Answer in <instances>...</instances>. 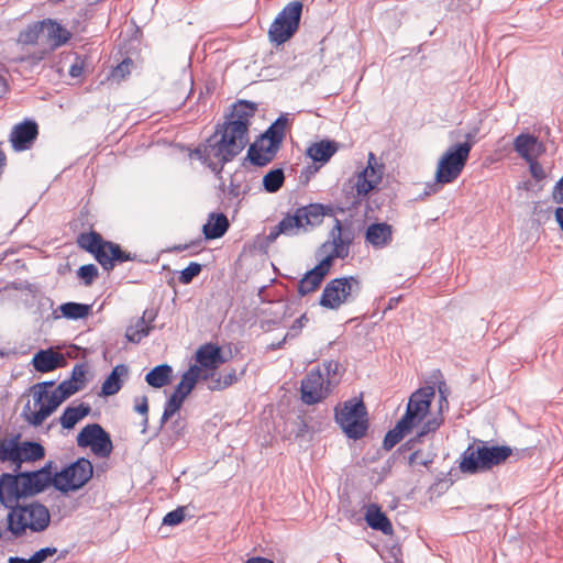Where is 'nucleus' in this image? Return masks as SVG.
<instances>
[{
    "label": "nucleus",
    "mask_w": 563,
    "mask_h": 563,
    "mask_svg": "<svg viewBox=\"0 0 563 563\" xmlns=\"http://www.w3.org/2000/svg\"><path fill=\"white\" fill-rule=\"evenodd\" d=\"M47 37L52 42L53 47H59L71 38V33L62 24L51 19L44 20Z\"/></svg>",
    "instance_id": "c9c22d12"
},
{
    "label": "nucleus",
    "mask_w": 563,
    "mask_h": 563,
    "mask_svg": "<svg viewBox=\"0 0 563 563\" xmlns=\"http://www.w3.org/2000/svg\"><path fill=\"white\" fill-rule=\"evenodd\" d=\"M92 473L91 462L81 457L63 471L55 473V488L62 493L79 489L92 477Z\"/></svg>",
    "instance_id": "9d476101"
},
{
    "label": "nucleus",
    "mask_w": 563,
    "mask_h": 563,
    "mask_svg": "<svg viewBox=\"0 0 563 563\" xmlns=\"http://www.w3.org/2000/svg\"><path fill=\"white\" fill-rule=\"evenodd\" d=\"M264 139H267L268 141H272V143L276 144L277 146H282L284 137L276 132V130L272 129L271 126L267 129V131L262 134Z\"/></svg>",
    "instance_id": "bf43d9fd"
},
{
    "label": "nucleus",
    "mask_w": 563,
    "mask_h": 563,
    "mask_svg": "<svg viewBox=\"0 0 563 563\" xmlns=\"http://www.w3.org/2000/svg\"><path fill=\"white\" fill-rule=\"evenodd\" d=\"M206 385H207V388L211 391L224 389V387L222 386L223 385L222 373H220L218 371V375H212V378H209V380L207 382Z\"/></svg>",
    "instance_id": "13d9d810"
},
{
    "label": "nucleus",
    "mask_w": 563,
    "mask_h": 563,
    "mask_svg": "<svg viewBox=\"0 0 563 563\" xmlns=\"http://www.w3.org/2000/svg\"><path fill=\"white\" fill-rule=\"evenodd\" d=\"M240 126V124L234 128L225 123L218 124L214 133L207 139L206 143L195 148L178 144V152L190 162L198 161L219 174L224 164L238 156L249 142V137L243 135V130Z\"/></svg>",
    "instance_id": "f257e3e1"
},
{
    "label": "nucleus",
    "mask_w": 563,
    "mask_h": 563,
    "mask_svg": "<svg viewBox=\"0 0 563 563\" xmlns=\"http://www.w3.org/2000/svg\"><path fill=\"white\" fill-rule=\"evenodd\" d=\"M184 115H185V119H184L185 123L195 122L200 115L199 107H197V106L190 107L188 109V111L184 112Z\"/></svg>",
    "instance_id": "052dcab7"
},
{
    "label": "nucleus",
    "mask_w": 563,
    "mask_h": 563,
    "mask_svg": "<svg viewBox=\"0 0 563 563\" xmlns=\"http://www.w3.org/2000/svg\"><path fill=\"white\" fill-rule=\"evenodd\" d=\"M553 198L558 203H563V177L554 186Z\"/></svg>",
    "instance_id": "0e129e2a"
},
{
    "label": "nucleus",
    "mask_w": 563,
    "mask_h": 563,
    "mask_svg": "<svg viewBox=\"0 0 563 563\" xmlns=\"http://www.w3.org/2000/svg\"><path fill=\"white\" fill-rule=\"evenodd\" d=\"M443 417L440 415L428 418L424 422L422 421L420 429L417 434L407 442L409 450H413L417 443H422L424 438L430 433H434L443 423Z\"/></svg>",
    "instance_id": "72a5a7b5"
},
{
    "label": "nucleus",
    "mask_w": 563,
    "mask_h": 563,
    "mask_svg": "<svg viewBox=\"0 0 563 563\" xmlns=\"http://www.w3.org/2000/svg\"><path fill=\"white\" fill-rule=\"evenodd\" d=\"M509 446H487L482 445L476 449L468 446L462 454L460 470L462 473L475 474L490 470L492 467L504 463L510 455Z\"/></svg>",
    "instance_id": "423d86ee"
},
{
    "label": "nucleus",
    "mask_w": 563,
    "mask_h": 563,
    "mask_svg": "<svg viewBox=\"0 0 563 563\" xmlns=\"http://www.w3.org/2000/svg\"><path fill=\"white\" fill-rule=\"evenodd\" d=\"M7 523L8 531L15 538L23 537L27 530L40 533L49 527L51 512L38 501L21 504L8 512Z\"/></svg>",
    "instance_id": "7ed1b4c3"
},
{
    "label": "nucleus",
    "mask_w": 563,
    "mask_h": 563,
    "mask_svg": "<svg viewBox=\"0 0 563 563\" xmlns=\"http://www.w3.org/2000/svg\"><path fill=\"white\" fill-rule=\"evenodd\" d=\"M279 148L272 141L261 136L249 147L247 157L253 165L266 166L276 157Z\"/></svg>",
    "instance_id": "6ab92c4d"
},
{
    "label": "nucleus",
    "mask_w": 563,
    "mask_h": 563,
    "mask_svg": "<svg viewBox=\"0 0 563 563\" xmlns=\"http://www.w3.org/2000/svg\"><path fill=\"white\" fill-rule=\"evenodd\" d=\"M324 372L325 379H332L333 376L338 374L339 371V363L336 361H325L322 364Z\"/></svg>",
    "instance_id": "4d7b16f0"
},
{
    "label": "nucleus",
    "mask_w": 563,
    "mask_h": 563,
    "mask_svg": "<svg viewBox=\"0 0 563 563\" xmlns=\"http://www.w3.org/2000/svg\"><path fill=\"white\" fill-rule=\"evenodd\" d=\"M333 380L325 379L320 368L311 369L301 380V400L307 405L322 401L332 390Z\"/></svg>",
    "instance_id": "ddd939ff"
},
{
    "label": "nucleus",
    "mask_w": 563,
    "mask_h": 563,
    "mask_svg": "<svg viewBox=\"0 0 563 563\" xmlns=\"http://www.w3.org/2000/svg\"><path fill=\"white\" fill-rule=\"evenodd\" d=\"M331 211L330 207L321 203H310L297 208L294 213H286L283 219L269 230L266 235L268 243L275 242L278 236H297L322 223L324 216Z\"/></svg>",
    "instance_id": "f03ea898"
},
{
    "label": "nucleus",
    "mask_w": 563,
    "mask_h": 563,
    "mask_svg": "<svg viewBox=\"0 0 563 563\" xmlns=\"http://www.w3.org/2000/svg\"><path fill=\"white\" fill-rule=\"evenodd\" d=\"M360 289V282L356 277L334 278L325 285L319 303L328 309H338L352 301L358 295Z\"/></svg>",
    "instance_id": "1a4fd4ad"
},
{
    "label": "nucleus",
    "mask_w": 563,
    "mask_h": 563,
    "mask_svg": "<svg viewBox=\"0 0 563 563\" xmlns=\"http://www.w3.org/2000/svg\"><path fill=\"white\" fill-rule=\"evenodd\" d=\"M202 269V265L197 262H191L187 267L179 271L178 280L183 284H189L195 277H197Z\"/></svg>",
    "instance_id": "c03bdc74"
},
{
    "label": "nucleus",
    "mask_w": 563,
    "mask_h": 563,
    "mask_svg": "<svg viewBox=\"0 0 563 563\" xmlns=\"http://www.w3.org/2000/svg\"><path fill=\"white\" fill-rule=\"evenodd\" d=\"M55 385L53 380H46L42 383H37L31 387V394L33 396V400H40L44 393H51L48 389Z\"/></svg>",
    "instance_id": "09e8293b"
},
{
    "label": "nucleus",
    "mask_w": 563,
    "mask_h": 563,
    "mask_svg": "<svg viewBox=\"0 0 563 563\" xmlns=\"http://www.w3.org/2000/svg\"><path fill=\"white\" fill-rule=\"evenodd\" d=\"M27 498L26 492H23L21 472L16 474L2 473L0 475V504L11 511L20 506L21 499Z\"/></svg>",
    "instance_id": "2eb2a0df"
},
{
    "label": "nucleus",
    "mask_w": 563,
    "mask_h": 563,
    "mask_svg": "<svg viewBox=\"0 0 563 563\" xmlns=\"http://www.w3.org/2000/svg\"><path fill=\"white\" fill-rule=\"evenodd\" d=\"M38 124L35 120L25 119L12 126L9 142L16 153L29 151L38 137Z\"/></svg>",
    "instance_id": "dca6fc26"
},
{
    "label": "nucleus",
    "mask_w": 563,
    "mask_h": 563,
    "mask_svg": "<svg viewBox=\"0 0 563 563\" xmlns=\"http://www.w3.org/2000/svg\"><path fill=\"white\" fill-rule=\"evenodd\" d=\"M413 429L409 427L401 419L396 423L395 428L389 430L384 439L383 445L386 450L393 449L397 443L401 441V439L411 432Z\"/></svg>",
    "instance_id": "ea45409f"
},
{
    "label": "nucleus",
    "mask_w": 563,
    "mask_h": 563,
    "mask_svg": "<svg viewBox=\"0 0 563 563\" xmlns=\"http://www.w3.org/2000/svg\"><path fill=\"white\" fill-rule=\"evenodd\" d=\"M284 181H285L284 170L282 168L272 169L263 177L264 190L269 194H274L282 188V186L284 185Z\"/></svg>",
    "instance_id": "79ce46f5"
},
{
    "label": "nucleus",
    "mask_w": 563,
    "mask_h": 563,
    "mask_svg": "<svg viewBox=\"0 0 563 563\" xmlns=\"http://www.w3.org/2000/svg\"><path fill=\"white\" fill-rule=\"evenodd\" d=\"M360 174L367 180H371L374 187L380 183L383 177V166L377 164L376 157L373 153H369L367 166Z\"/></svg>",
    "instance_id": "37998d69"
},
{
    "label": "nucleus",
    "mask_w": 563,
    "mask_h": 563,
    "mask_svg": "<svg viewBox=\"0 0 563 563\" xmlns=\"http://www.w3.org/2000/svg\"><path fill=\"white\" fill-rule=\"evenodd\" d=\"M57 552V549L54 547H46L38 551H36L32 556L35 563H43L48 556L54 555Z\"/></svg>",
    "instance_id": "6e6d98bb"
},
{
    "label": "nucleus",
    "mask_w": 563,
    "mask_h": 563,
    "mask_svg": "<svg viewBox=\"0 0 563 563\" xmlns=\"http://www.w3.org/2000/svg\"><path fill=\"white\" fill-rule=\"evenodd\" d=\"M338 151V144L333 141H321L309 146L307 154L314 162L325 163Z\"/></svg>",
    "instance_id": "f704fd0d"
},
{
    "label": "nucleus",
    "mask_w": 563,
    "mask_h": 563,
    "mask_svg": "<svg viewBox=\"0 0 563 563\" xmlns=\"http://www.w3.org/2000/svg\"><path fill=\"white\" fill-rule=\"evenodd\" d=\"M19 459H16L15 471H18L23 462H34L44 457V446L37 442L18 440Z\"/></svg>",
    "instance_id": "c85d7f7f"
},
{
    "label": "nucleus",
    "mask_w": 563,
    "mask_h": 563,
    "mask_svg": "<svg viewBox=\"0 0 563 563\" xmlns=\"http://www.w3.org/2000/svg\"><path fill=\"white\" fill-rule=\"evenodd\" d=\"M255 110L256 107L254 103L249 101H239L233 106L231 113L225 117V121L223 123L231 128L240 124V128L243 130V135L249 137L247 131L250 119L254 115Z\"/></svg>",
    "instance_id": "412c9836"
},
{
    "label": "nucleus",
    "mask_w": 563,
    "mask_h": 563,
    "mask_svg": "<svg viewBox=\"0 0 563 563\" xmlns=\"http://www.w3.org/2000/svg\"><path fill=\"white\" fill-rule=\"evenodd\" d=\"M172 373V366L167 364H162L151 369L146 374L145 380L150 386L154 388H161L168 384Z\"/></svg>",
    "instance_id": "e433bc0d"
},
{
    "label": "nucleus",
    "mask_w": 563,
    "mask_h": 563,
    "mask_svg": "<svg viewBox=\"0 0 563 563\" xmlns=\"http://www.w3.org/2000/svg\"><path fill=\"white\" fill-rule=\"evenodd\" d=\"M133 66V62L130 58L123 59L113 70L112 77L118 79H124L130 73Z\"/></svg>",
    "instance_id": "de8ad7c7"
},
{
    "label": "nucleus",
    "mask_w": 563,
    "mask_h": 563,
    "mask_svg": "<svg viewBox=\"0 0 563 563\" xmlns=\"http://www.w3.org/2000/svg\"><path fill=\"white\" fill-rule=\"evenodd\" d=\"M212 375H218L216 367H202L192 365L186 373H184L181 380L178 383V410L181 407L184 399L199 383H206Z\"/></svg>",
    "instance_id": "a211bd4d"
},
{
    "label": "nucleus",
    "mask_w": 563,
    "mask_h": 563,
    "mask_svg": "<svg viewBox=\"0 0 563 563\" xmlns=\"http://www.w3.org/2000/svg\"><path fill=\"white\" fill-rule=\"evenodd\" d=\"M434 387L426 386L417 389L409 397L406 412L401 417L412 429L420 426L430 411L431 401L434 398Z\"/></svg>",
    "instance_id": "f8f14e48"
},
{
    "label": "nucleus",
    "mask_w": 563,
    "mask_h": 563,
    "mask_svg": "<svg viewBox=\"0 0 563 563\" xmlns=\"http://www.w3.org/2000/svg\"><path fill=\"white\" fill-rule=\"evenodd\" d=\"M82 65L75 63L69 68V75L74 78L79 77L82 74Z\"/></svg>",
    "instance_id": "338daca9"
},
{
    "label": "nucleus",
    "mask_w": 563,
    "mask_h": 563,
    "mask_svg": "<svg viewBox=\"0 0 563 563\" xmlns=\"http://www.w3.org/2000/svg\"><path fill=\"white\" fill-rule=\"evenodd\" d=\"M229 220L223 213H210L202 231L208 240L219 239L229 229Z\"/></svg>",
    "instance_id": "2f4dec72"
},
{
    "label": "nucleus",
    "mask_w": 563,
    "mask_h": 563,
    "mask_svg": "<svg viewBox=\"0 0 563 563\" xmlns=\"http://www.w3.org/2000/svg\"><path fill=\"white\" fill-rule=\"evenodd\" d=\"M51 405V393H44L40 400H34L35 409L31 408L30 401L23 407L22 417L31 426H41L49 416H41V412L46 410Z\"/></svg>",
    "instance_id": "cd10ccee"
},
{
    "label": "nucleus",
    "mask_w": 563,
    "mask_h": 563,
    "mask_svg": "<svg viewBox=\"0 0 563 563\" xmlns=\"http://www.w3.org/2000/svg\"><path fill=\"white\" fill-rule=\"evenodd\" d=\"M222 380H223V387L224 389L231 385H233L234 383L238 382V376H236V372L235 369H231L230 372L228 373H223L222 374Z\"/></svg>",
    "instance_id": "680f3d73"
},
{
    "label": "nucleus",
    "mask_w": 563,
    "mask_h": 563,
    "mask_svg": "<svg viewBox=\"0 0 563 563\" xmlns=\"http://www.w3.org/2000/svg\"><path fill=\"white\" fill-rule=\"evenodd\" d=\"M77 244L92 254L102 268L108 272L113 269L115 262L123 263L132 260L131 254L122 251L119 244L104 241L96 231L79 234Z\"/></svg>",
    "instance_id": "20e7f679"
},
{
    "label": "nucleus",
    "mask_w": 563,
    "mask_h": 563,
    "mask_svg": "<svg viewBox=\"0 0 563 563\" xmlns=\"http://www.w3.org/2000/svg\"><path fill=\"white\" fill-rule=\"evenodd\" d=\"M287 125V119L284 117H279L272 125L271 128L276 130L283 137H285V130Z\"/></svg>",
    "instance_id": "e2e57ef3"
},
{
    "label": "nucleus",
    "mask_w": 563,
    "mask_h": 563,
    "mask_svg": "<svg viewBox=\"0 0 563 563\" xmlns=\"http://www.w3.org/2000/svg\"><path fill=\"white\" fill-rule=\"evenodd\" d=\"M129 374V368L124 364H118L106 378L101 386V395L112 396L119 393L123 385V378Z\"/></svg>",
    "instance_id": "c756f323"
},
{
    "label": "nucleus",
    "mask_w": 563,
    "mask_h": 563,
    "mask_svg": "<svg viewBox=\"0 0 563 563\" xmlns=\"http://www.w3.org/2000/svg\"><path fill=\"white\" fill-rule=\"evenodd\" d=\"M196 362L198 366L219 368L227 362V358L223 356L220 346L206 343L197 350Z\"/></svg>",
    "instance_id": "393cba45"
},
{
    "label": "nucleus",
    "mask_w": 563,
    "mask_h": 563,
    "mask_svg": "<svg viewBox=\"0 0 563 563\" xmlns=\"http://www.w3.org/2000/svg\"><path fill=\"white\" fill-rule=\"evenodd\" d=\"M514 150L526 162L539 158L545 146L537 136L529 133H521L514 140Z\"/></svg>",
    "instance_id": "aec40b11"
},
{
    "label": "nucleus",
    "mask_w": 563,
    "mask_h": 563,
    "mask_svg": "<svg viewBox=\"0 0 563 563\" xmlns=\"http://www.w3.org/2000/svg\"><path fill=\"white\" fill-rule=\"evenodd\" d=\"M20 435H15L12 439L0 440V462H12L16 465V459H19L18 440Z\"/></svg>",
    "instance_id": "a19ab883"
},
{
    "label": "nucleus",
    "mask_w": 563,
    "mask_h": 563,
    "mask_svg": "<svg viewBox=\"0 0 563 563\" xmlns=\"http://www.w3.org/2000/svg\"><path fill=\"white\" fill-rule=\"evenodd\" d=\"M353 234L349 228H343L339 219H334V225L330 231V240L324 242L321 251L327 253L323 260H329L331 266L334 258H345L349 255Z\"/></svg>",
    "instance_id": "4468645a"
},
{
    "label": "nucleus",
    "mask_w": 563,
    "mask_h": 563,
    "mask_svg": "<svg viewBox=\"0 0 563 563\" xmlns=\"http://www.w3.org/2000/svg\"><path fill=\"white\" fill-rule=\"evenodd\" d=\"M175 413H176V390L173 391L168 397V400L166 402V406H165V409H164V412H163V416L161 419V424L165 423Z\"/></svg>",
    "instance_id": "8fccbe9b"
},
{
    "label": "nucleus",
    "mask_w": 563,
    "mask_h": 563,
    "mask_svg": "<svg viewBox=\"0 0 563 563\" xmlns=\"http://www.w3.org/2000/svg\"><path fill=\"white\" fill-rule=\"evenodd\" d=\"M76 441L79 448H90L91 452L101 459L109 457L113 451L110 434L99 423L84 427Z\"/></svg>",
    "instance_id": "9b49d317"
},
{
    "label": "nucleus",
    "mask_w": 563,
    "mask_h": 563,
    "mask_svg": "<svg viewBox=\"0 0 563 563\" xmlns=\"http://www.w3.org/2000/svg\"><path fill=\"white\" fill-rule=\"evenodd\" d=\"M555 220L559 223L561 230L563 231V207H559L555 210Z\"/></svg>",
    "instance_id": "774afa93"
},
{
    "label": "nucleus",
    "mask_w": 563,
    "mask_h": 563,
    "mask_svg": "<svg viewBox=\"0 0 563 563\" xmlns=\"http://www.w3.org/2000/svg\"><path fill=\"white\" fill-rule=\"evenodd\" d=\"M527 163L529 164L530 174L536 180L539 181L545 178V172L542 165L538 162V158H533Z\"/></svg>",
    "instance_id": "603ef678"
},
{
    "label": "nucleus",
    "mask_w": 563,
    "mask_h": 563,
    "mask_svg": "<svg viewBox=\"0 0 563 563\" xmlns=\"http://www.w3.org/2000/svg\"><path fill=\"white\" fill-rule=\"evenodd\" d=\"M154 310L146 309L141 318H137L134 323H131L125 331V338L132 343H139L143 338L148 335L155 319Z\"/></svg>",
    "instance_id": "a878e982"
},
{
    "label": "nucleus",
    "mask_w": 563,
    "mask_h": 563,
    "mask_svg": "<svg viewBox=\"0 0 563 563\" xmlns=\"http://www.w3.org/2000/svg\"><path fill=\"white\" fill-rule=\"evenodd\" d=\"M34 368L40 373H48L66 365L65 356L52 349L38 351L32 360Z\"/></svg>",
    "instance_id": "b1692460"
},
{
    "label": "nucleus",
    "mask_w": 563,
    "mask_h": 563,
    "mask_svg": "<svg viewBox=\"0 0 563 563\" xmlns=\"http://www.w3.org/2000/svg\"><path fill=\"white\" fill-rule=\"evenodd\" d=\"M163 525L176 526V509L169 511L163 519Z\"/></svg>",
    "instance_id": "69168bd1"
},
{
    "label": "nucleus",
    "mask_w": 563,
    "mask_h": 563,
    "mask_svg": "<svg viewBox=\"0 0 563 563\" xmlns=\"http://www.w3.org/2000/svg\"><path fill=\"white\" fill-rule=\"evenodd\" d=\"M59 310L64 318L70 320H78L88 317V314L91 311V306L69 301L60 305Z\"/></svg>",
    "instance_id": "58836bf2"
},
{
    "label": "nucleus",
    "mask_w": 563,
    "mask_h": 563,
    "mask_svg": "<svg viewBox=\"0 0 563 563\" xmlns=\"http://www.w3.org/2000/svg\"><path fill=\"white\" fill-rule=\"evenodd\" d=\"M86 366L84 364H76L71 372L70 380H74L76 384L80 385V388L84 386L85 377H86Z\"/></svg>",
    "instance_id": "864d4df0"
},
{
    "label": "nucleus",
    "mask_w": 563,
    "mask_h": 563,
    "mask_svg": "<svg viewBox=\"0 0 563 563\" xmlns=\"http://www.w3.org/2000/svg\"><path fill=\"white\" fill-rule=\"evenodd\" d=\"M394 229L386 222L372 223L365 231V242L374 249L380 250L393 241Z\"/></svg>",
    "instance_id": "4be33fe9"
},
{
    "label": "nucleus",
    "mask_w": 563,
    "mask_h": 563,
    "mask_svg": "<svg viewBox=\"0 0 563 563\" xmlns=\"http://www.w3.org/2000/svg\"><path fill=\"white\" fill-rule=\"evenodd\" d=\"M301 12L302 3L299 1H292L285 5L269 26V41L277 45L287 42L299 27Z\"/></svg>",
    "instance_id": "6e6552de"
},
{
    "label": "nucleus",
    "mask_w": 563,
    "mask_h": 563,
    "mask_svg": "<svg viewBox=\"0 0 563 563\" xmlns=\"http://www.w3.org/2000/svg\"><path fill=\"white\" fill-rule=\"evenodd\" d=\"M77 275L86 286H90L98 277L99 273L96 265L87 264L79 267Z\"/></svg>",
    "instance_id": "a18cd8bd"
},
{
    "label": "nucleus",
    "mask_w": 563,
    "mask_h": 563,
    "mask_svg": "<svg viewBox=\"0 0 563 563\" xmlns=\"http://www.w3.org/2000/svg\"><path fill=\"white\" fill-rule=\"evenodd\" d=\"M330 267L329 260H321L316 267L307 272L300 279L298 284V292L301 296H306L314 291L322 283L324 276L329 273Z\"/></svg>",
    "instance_id": "5701e85b"
},
{
    "label": "nucleus",
    "mask_w": 563,
    "mask_h": 563,
    "mask_svg": "<svg viewBox=\"0 0 563 563\" xmlns=\"http://www.w3.org/2000/svg\"><path fill=\"white\" fill-rule=\"evenodd\" d=\"M334 417L347 438L358 440L366 434L367 411L361 398H352L336 406Z\"/></svg>",
    "instance_id": "0eeeda50"
},
{
    "label": "nucleus",
    "mask_w": 563,
    "mask_h": 563,
    "mask_svg": "<svg viewBox=\"0 0 563 563\" xmlns=\"http://www.w3.org/2000/svg\"><path fill=\"white\" fill-rule=\"evenodd\" d=\"M52 462L33 472H21L23 492L27 497L35 496L44 492L49 485L55 487V474L53 475Z\"/></svg>",
    "instance_id": "f3484780"
},
{
    "label": "nucleus",
    "mask_w": 563,
    "mask_h": 563,
    "mask_svg": "<svg viewBox=\"0 0 563 563\" xmlns=\"http://www.w3.org/2000/svg\"><path fill=\"white\" fill-rule=\"evenodd\" d=\"M134 409L136 412L141 413L144 416V419H143V432H145V429H146V426H147V422H148V418H147V412H148V404H147V398L145 396L136 399L135 401V406H134Z\"/></svg>",
    "instance_id": "3c124183"
},
{
    "label": "nucleus",
    "mask_w": 563,
    "mask_h": 563,
    "mask_svg": "<svg viewBox=\"0 0 563 563\" xmlns=\"http://www.w3.org/2000/svg\"><path fill=\"white\" fill-rule=\"evenodd\" d=\"M45 31V22L37 21L29 24L23 29L18 36V43L23 45H35L40 38V35Z\"/></svg>",
    "instance_id": "4c0bfd02"
},
{
    "label": "nucleus",
    "mask_w": 563,
    "mask_h": 563,
    "mask_svg": "<svg viewBox=\"0 0 563 563\" xmlns=\"http://www.w3.org/2000/svg\"><path fill=\"white\" fill-rule=\"evenodd\" d=\"M375 187L373 186L372 181L367 180L358 173L354 185L357 198L361 199L365 197Z\"/></svg>",
    "instance_id": "49530a36"
},
{
    "label": "nucleus",
    "mask_w": 563,
    "mask_h": 563,
    "mask_svg": "<svg viewBox=\"0 0 563 563\" xmlns=\"http://www.w3.org/2000/svg\"><path fill=\"white\" fill-rule=\"evenodd\" d=\"M91 411L88 404L81 402L78 406H68L59 417V422L64 429H71L81 419L87 417Z\"/></svg>",
    "instance_id": "473e14b6"
},
{
    "label": "nucleus",
    "mask_w": 563,
    "mask_h": 563,
    "mask_svg": "<svg viewBox=\"0 0 563 563\" xmlns=\"http://www.w3.org/2000/svg\"><path fill=\"white\" fill-rule=\"evenodd\" d=\"M476 132L477 130L468 132L465 142L450 146L441 156L435 172L438 184H451L460 177L467 163L473 146L471 141L475 137Z\"/></svg>",
    "instance_id": "39448f33"
},
{
    "label": "nucleus",
    "mask_w": 563,
    "mask_h": 563,
    "mask_svg": "<svg viewBox=\"0 0 563 563\" xmlns=\"http://www.w3.org/2000/svg\"><path fill=\"white\" fill-rule=\"evenodd\" d=\"M308 321L307 317L302 314L298 319H296L290 328V331L285 335L284 341H286L288 338H294L297 335L301 329L305 327V323Z\"/></svg>",
    "instance_id": "5fc2aeb1"
},
{
    "label": "nucleus",
    "mask_w": 563,
    "mask_h": 563,
    "mask_svg": "<svg viewBox=\"0 0 563 563\" xmlns=\"http://www.w3.org/2000/svg\"><path fill=\"white\" fill-rule=\"evenodd\" d=\"M365 520L367 525L374 529L382 531L384 534H391L393 533V526L387 516L380 510V508L375 505L371 504L365 514Z\"/></svg>",
    "instance_id": "7c9ffc66"
},
{
    "label": "nucleus",
    "mask_w": 563,
    "mask_h": 563,
    "mask_svg": "<svg viewBox=\"0 0 563 563\" xmlns=\"http://www.w3.org/2000/svg\"><path fill=\"white\" fill-rule=\"evenodd\" d=\"M78 390H80V385L76 384L74 380L66 379L62 382L54 390H52L51 405L47 406L46 410L41 412V416H51L63 401L76 394Z\"/></svg>",
    "instance_id": "bb28decb"
}]
</instances>
